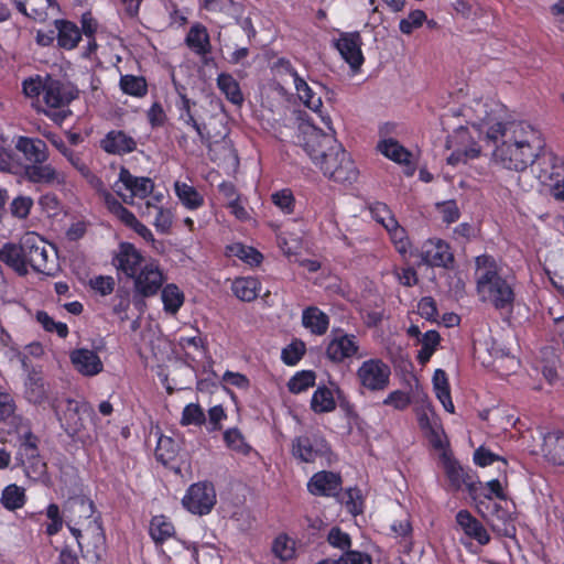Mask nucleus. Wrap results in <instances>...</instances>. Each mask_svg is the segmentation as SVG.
<instances>
[{
	"label": "nucleus",
	"mask_w": 564,
	"mask_h": 564,
	"mask_svg": "<svg viewBox=\"0 0 564 564\" xmlns=\"http://www.w3.org/2000/svg\"><path fill=\"white\" fill-rule=\"evenodd\" d=\"M378 150L391 161L399 164H409L412 156L402 144L394 139H383L378 143Z\"/></svg>",
	"instance_id": "79ce46f5"
},
{
	"label": "nucleus",
	"mask_w": 564,
	"mask_h": 564,
	"mask_svg": "<svg viewBox=\"0 0 564 564\" xmlns=\"http://www.w3.org/2000/svg\"><path fill=\"white\" fill-rule=\"evenodd\" d=\"M50 141L93 188L100 189L104 186L101 178L91 171L79 152L70 149L58 135H53Z\"/></svg>",
	"instance_id": "2eb2a0df"
},
{
	"label": "nucleus",
	"mask_w": 564,
	"mask_h": 564,
	"mask_svg": "<svg viewBox=\"0 0 564 564\" xmlns=\"http://www.w3.org/2000/svg\"><path fill=\"white\" fill-rule=\"evenodd\" d=\"M224 440L228 447L241 454H248L250 446L245 442V437L238 429H229L224 434Z\"/></svg>",
	"instance_id": "338daca9"
},
{
	"label": "nucleus",
	"mask_w": 564,
	"mask_h": 564,
	"mask_svg": "<svg viewBox=\"0 0 564 564\" xmlns=\"http://www.w3.org/2000/svg\"><path fill=\"white\" fill-rule=\"evenodd\" d=\"M261 290V282L254 276H238L231 283L234 295L242 302L254 301Z\"/></svg>",
	"instance_id": "c756f323"
},
{
	"label": "nucleus",
	"mask_w": 564,
	"mask_h": 564,
	"mask_svg": "<svg viewBox=\"0 0 564 564\" xmlns=\"http://www.w3.org/2000/svg\"><path fill=\"white\" fill-rule=\"evenodd\" d=\"M292 453L301 462L313 463L321 455L322 449L308 436H299L292 443Z\"/></svg>",
	"instance_id": "e433bc0d"
},
{
	"label": "nucleus",
	"mask_w": 564,
	"mask_h": 564,
	"mask_svg": "<svg viewBox=\"0 0 564 564\" xmlns=\"http://www.w3.org/2000/svg\"><path fill=\"white\" fill-rule=\"evenodd\" d=\"M48 243L36 232L24 234L19 243L7 242L0 249V261L20 276L29 270L50 275L54 269V260L50 259Z\"/></svg>",
	"instance_id": "20e7f679"
},
{
	"label": "nucleus",
	"mask_w": 564,
	"mask_h": 564,
	"mask_svg": "<svg viewBox=\"0 0 564 564\" xmlns=\"http://www.w3.org/2000/svg\"><path fill=\"white\" fill-rule=\"evenodd\" d=\"M186 46L196 55L206 56L212 52L210 36L207 28L196 22L194 23L185 37Z\"/></svg>",
	"instance_id": "a878e982"
},
{
	"label": "nucleus",
	"mask_w": 564,
	"mask_h": 564,
	"mask_svg": "<svg viewBox=\"0 0 564 564\" xmlns=\"http://www.w3.org/2000/svg\"><path fill=\"white\" fill-rule=\"evenodd\" d=\"M26 501L25 490L14 484L7 486L2 490L1 503L10 511H14L24 506Z\"/></svg>",
	"instance_id": "49530a36"
},
{
	"label": "nucleus",
	"mask_w": 564,
	"mask_h": 564,
	"mask_svg": "<svg viewBox=\"0 0 564 564\" xmlns=\"http://www.w3.org/2000/svg\"><path fill=\"white\" fill-rule=\"evenodd\" d=\"M436 208L442 217L443 223L447 225L457 221L460 217L458 205L453 199L438 203Z\"/></svg>",
	"instance_id": "774afa93"
},
{
	"label": "nucleus",
	"mask_w": 564,
	"mask_h": 564,
	"mask_svg": "<svg viewBox=\"0 0 564 564\" xmlns=\"http://www.w3.org/2000/svg\"><path fill=\"white\" fill-rule=\"evenodd\" d=\"M360 384L369 391H382L389 386L390 367L380 359L365 361L357 371Z\"/></svg>",
	"instance_id": "ddd939ff"
},
{
	"label": "nucleus",
	"mask_w": 564,
	"mask_h": 564,
	"mask_svg": "<svg viewBox=\"0 0 564 564\" xmlns=\"http://www.w3.org/2000/svg\"><path fill=\"white\" fill-rule=\"evenodd\" d=\"M447 149L452 150L447 158V163L451 165L466 163L469 160L477 159L481 153L480 145L470 138L468 128L463 124L455 128L454 133L448 135Z\"/></svg>",
	"instance_id": "1a4fd4ad"
},
{
	"label": "nucleus",
	"mask_w": 564,
	"mask_h": 564,
	"mask_svg": "<svg viewBox=\"0 0 564 564\" xmlns=\"http://www.w3.org/2000/svg\"><path fill=\"white\" fill-rule=\"evenodd\" d=\"M476 293L481 303L499 312H511L516 302L517 276L511 268L494 256L475 258Z\"/></svg>",
	"instance_id": "f03ea898"
},
{
	"label": "nucleus",
	"mask_w": 564,
	"mask_h": 564,
	"mask_svg": "<svg viewBox=\"0 0 564 564\" xmlns=\"http://www.w3.org/2000/svg\"><path fill=\"white\" fill-rule=\"evenodd\" d=\"M15 148L23 154L28 164L45 163L48 161L47 144L39 138L21 135L17 140Z\"/></svg>",
	"instance_id": "aec40b11"
},
{
	"label": "nucleus",
	"mask_w": 564,
	"mask_h": 564,
	"mask_svg": "<svg viewBox=\"0 0 564 564\" xmlns=\"http://www.w3.org/2000/svg\"><path fill=\"white\" fill-rule=\"evenodd\" d=\"M94 409L88 403H78L68 401V408L65 412V431L70 436L80 437L85 430L86 419H91Z\"/></svg>",
	"instance_id": "6ab92c4d"
},
{
	"label": "nucleus",
	"mask_w": 564,
	"mask_h": 564,
	"mask_svg": "<svg viewBox=\"0 0 564 564\" xmlns=\"http://www.w3.org/2000/svg\"><path fill=\"white\" fill-rule=\"evenodd\" d=\"M23 175L25 180L32 184L46 186H64L66 184L65 173L57 171L47 162L25 164Z\"/></svg>",
	"instance_id": "f3484780"
},
{
	"label": "nucleus",
	"mask_w": 564,
	"mask_h": 564,
	"mask_svg": "<svg viewBox=\"0 0 564 564\" xmlns=\"http://www.w3.org/2000/svg\"><path fill=\"white\" fill-rule=\"evenodd\" d=\"M150 534L156 543H161L174 534V527L165 517L156 516L151 520Z\"/></svg>",
	"instance_id": "603ef678"
},
{
	"label": "nucleus",
	"mask_w": 564,
	"mask_h": 564,
	"mask_svg": "<svg viewBox=\"0 0 564 564\" xmlns=\"http://www.w3.org/2000/svg\"><path fill=\"white\" fill-rule=\"evenodd\" d=\"M302 324L315 335H324L329 326V317L317 306H308L302 313Z\"/></svg>",
	"instance_id": "473e14b6"
},
{
	"label": "nucleus",
	"mask_w": 564,
	"mask_h": 564,
	"mask_svg": "<svg viewBox=\"0 0 564 564\" xmlns=\"http://www.w3.org/2000/svg\"><path fill=\"white\" fill-rule=\"evenodd\" d=\"M445 473L452 484V486L456 489H459L463 485L467 487V484H474L475 481L470 480V477L464 471L462 466L452 459L445 460Z\"/></svg>",
	"instance_id": "5fc2aeb1"
},
{
	"label": "nucleus",
	"mask_w": 564,
	"mask_h": 564,
	"mask_svg": "<svg viewBox=\"0 0 564 564\" xmlns=\"http://www.w3.org/2000/svg\"><path fill=\"white\" fill-rule=\"evenodd\" d=\"M531 167L540 183L549 187L551 197L555 202L564 203V156L545 144Z\"/></svg>",
	"instance_id": "39448f33"
},
{
	"label": "nucleus",
	"mask_w": 564,
	"mask_h": 564,
	"mask_svg": "<svg viewBox=\"0 0 564 564\" xmlns=\"http://www.w3.org/2000/svg\"><path fill=\"white\" fill-rule=\"evenodd\" d=\"M457 523L464 529L465 533L480 544H487L490 536L482 524L475 519L467 510H460L456 516Z\"/></svg>",
	"instance_id": "72a5a7b5"
},
{
	"label": "nucleus",
	"mask_w": 564,
	"mask_h": 564,
	"mask_svg": "<svg viewBox=\"0 0 564 564\" xmlns=\"http://www.w3.org/2000/svg\"><path fill=\"white\" fill-rule=\"evenodd\" d=\"M145 207L147 209L151 207L156 209V216L153 221V226L155 227L156 231L163 235L170 234L173 225L172 210L162 206L153 205L151 202H147Z\"/></svg>",
	"instance_id": "6e6d98bb"
},
{
	"label": "nucleus",
	"mask_w": 564,
	"mask_h": 564,
	"mask_svg": "<svg viewBox=\"0 0 564 564\" xmlns=\"http://www.w3.org/2000/svg\"><path fill=\"white\" fill-rule=\"evenodd\" d=\"M327 542L343 553L350 550L352 541L348 533L341 531L340 528L334 527L329 530L327 534Z\"/></svg>",
	"instance_id": "0e129e2a"
},
{
	"label": "nucleus",
	"mask_w": 564,
	"mask_h": 564,
	"mask_svg": "<svg viewBox=\"0 0 564 564\" xmlns=\"http://www.w3.org/2000/svg\"><path fill=\"white\" fill-rule=\"evenodd\" d=\"M183 506L195 514H207L216 503L215 488L210 482L193 484L182 500Z\"/></svg>",
	"instance_id": "f8f14e48"
},
{
	"label": "nucleus",
	"mask_w": 564,
	"mask_h": 564,
	"mask_svg": "<svg viewBox=\"0 0 564 564\" xmlns=\"http://www.w3.org/2000/svg\"><path fill=\"white\" fill-rule=\"evenodd\" d=\"M180 452V444L172 437L162 435L155 448V457L159 462L167 465L172 462Z\"/></svg>",
	"instance_id": "8fccbe9b"
},
{
	"label": "nucleus",
	"mask_w": 564,
	"mask_h": 564,
	"mask_svg": "<svg viewBox=\"0 0 564 564\" xmlns=\"http://www.w3.org/2000/svg\"><path fill=\"white\" fill-rule=\"evenodd\" d=\"M196 106V101L189 99L186 95L180 96V102L177 104L178 120L184 124L193 128L197 133L202 142L209 141V133L205 122H198L196 119L193 107Z\"/></svg>",
	"instance_id": "b1692460"
},
{
	"label": "nucleus",
	"mask_w": 564,
	"mask_h": 564,
	"mask_svg": "<svg viewBox=\"0 0 564 564\" xmlns=\"http://www.w3.org/2000/svg\"><path fill=\"white\" fill-rule=\"evenodd\" d=\"M272 552L281 561L292 560L295 555V542L286 534H280L272 543Z\"/></svg>",
	"instance_id": "864d4df0"
},
{
	"label": "nucleus",
	"mask_w": 564,
	"mask_h": 564,
	"mask_svg": "<svg viewBox=\"0 0 564 564\" xmlns=\"http://www.w3.org/2000/svg\"><path fill=\"white\" fill-rule=\"evenodd\" d=\"M315 384V373L311 370L297 372L289 382L288 388L292 393H301Z\"/></svg>",
	"instance_id": "bf43d9fd"
},
{
	"label": "nucleus",
	"mask_w": 564,
	"mask_h": 564,
	"mask_svg": "<svg viewBox=\"0 0 564 564\" xmlns=\"http://www.w3.org/2000/svg\"><path fill=\"white\" fill-rule=\"evenodd\" d=\"M161 299L164 312L175 315L183 306L185 295L176 284L167 283L161 288Z\"/></svg>",
	"instance_id": "4c0bfd02"
},
{
	"label": "nucleus",
	"mask_w": 564,
	"mask_h": 564,
	"mask_svg": "<svg viewBox=\"0 0 564 564\" xmlns=\"http://www.w3.org/2000/svg\"><path fill=\"white\" fill-rule=\"evenodd\" d=\"M14 3L19 12L39 22L47 19L50 9H58L55 0H14Z\"/></svg>",
	"instance_id": "bb28decb"
},
{
	"label": "nucleus",
	"mask_w": 564,
	"mask_h": 564,
	"mask_svg": "<svg viewBox=\"0 0 564 564\" xmlns=\"http://www.w3.org/2000/svg\"><path fill=\"white\" fill-rule=\"evenodd\" d=\"M226 253L229 257H236L250 267H258L263 261V254L251 246L236 242L226 247Z\"/></svg>",
	"instance_id": "ea45409f"
},
{
	"label": "nucleus",
	"mask_w": 564,
	"mask_h": 564,
	"mask_svg": "<svg viewBox=\"0 0 564 564\" xmlns=\"http://www.w3.org/2000/svg\"><path fill=\"white\" fill-rule=\"evenodd\" d=\"M453 116L464 117L466 124L479 135L485 133L496 145L495 161L510 171H525L546 143L542 131L528 121H497L482 99L474 100L473 106H462Z\"/></svg>",
	"instance_id": "f257e3e1"
},
{
	"label": "nucleus",
	"mask_w": 564,
	"mask_h": 564,
	"mask_svg": "<svg viewBox=\"0 0 564 564\" xmlns=\"http://www.w3.org/2000/svg\"><path fill=\"white\" fill-rule=\"evenodd\" d=\"M74 368L83 376H95L102 371L98 355H70Z\"/></svg>",
	"instance_id": "a18cd8bd"
},
{
	"label": "nucleus",
	"mask_w": 564,
	"mask_h": 564,
	"mask_svg": "<svg viewBox=\"0 0 564 564\" xmlns=\"http://www.w3.org/2000/svg\"><path fill=\"white\" fill-rule=\"evenodd\" d=\"M102 200L107 210L126 227L130 228L135 221V215L124 207L110 192H104Z\"/></svg>",
	"instance_id": "58836bf2"
},
{
	"label": "nucleus",
	"mask_w": 564,
	"mask_h": 564,
	"mask_svg": "<svg viewBox=\"0 0 564 564\" xmlns=\"http://www.w3.org/2000/svg\"><path fill=\"white\" fill-rule=\"evenodd\" d=\"M426 21V13L423 10H412L409 15L401 19L399 22V30L405 35L412 34V32L421 28Z\"/></svg>",
	"instance_id": "13d9d810"
},
{
	"label": "nucleus",
	"mask_w": 564,
	"mask_h": 564,
	"mask_svg": "<svg viewBox=\"0 0 564 564\" xmlns=\"http://www.w3.org/2000/svg\"><path fill=\"white\" fill-rule=\"evenodd\" d=\"M131 280L133 281L132 303L137 308H141L145 299L159 293L166 278L159 262L150 259Z\"/></svg>",
	"instance_id": "0eeeda50"
},
{
	"label": "nucleus",
	"mask_w": 564,
	"mask_h": 564,
	"mask_svg": "<svg viewBox=\"0 0 564 564\" xmlns=\"http://www.w3.org/2000/svg\"><path fill=\"white\" fill-rule=\"evenodd\" d=\"M340 487V476L326 470L314 474L307 482V489L314 496H335Z\"/></svg>",
	"instance_id": "412c9836"
},
{
	"label": "nucleus",
	"mask_w": 564,
	"mask_h": 564,
	"mask_svg": "<svg viewBox=\"0 0 564 564\" xmlns=\"http://www.w3.org/2000/svg\"><path fill=\"white\" fill-rule=\"evenodd\" d=\"M22 88L25 96L30 98H36L40 95L43 97L46 90V76L41 77L40 75H36L35 77L24 79Z\"/></svg>",
	"instance_id": "69168bd1"
},
{
	"label": "nucleus",
	"mask_w": 564,
	"mask_h": 564,
	"mask_svg": "<svg viewBox=\"0 0 564 564\" xmlns=\"http://www.w3.org/2000/svg\"><path fill=\"white\" fill-rule=\"evenodd\" d=\"M272 203L284 214L291 215L295 210V197L290 188H282L271 195Z\"/></svg>",
	"instance_id": "4d7b16f0"
},
{
	"label": "nucleus",
	"mask_w": 564,
	"mask_h": 564,
	"mask_svg": "<svg viewBox=\"0 0 564 564\" xmlns=\"http://www.w3.org/2000/svg\"><path fill=\"white\" fill-rule=\"evenodd\" d=\"M467 489L474 500H478L481 498L491 500L492 497H496L501 500L506 499L503 487L498 479H491L486 484H482L481 481L467 484Z\"/></svg>",
	"instance_id": "f704fd0d"
},
{
	"label": "nucleus",
	"mask_w": 564,
	"mask_h": 564,
	"mask_svg": "<svg viewBox=\"0 0 564 564\" xmlns=\"http://www.w3.org/2000/svg\"><path fill=\"white\" fill-rule=\"evenodd\" d=\"M24 468L26 476L33 480H42L46 476L47 466L40 455L34 456L33 459L20 462Z\"/></svg>",
	"instance_id": "052dcab7"
},
{
	"label": "nucleus",
	"mask_w": 564,
	"mask_h": 564,
	"mask_svg": "<svg viewBox=\"0 0 564 564\" xmlns=\"http://www.w3.org/2000/svg\"><path fill=\"white\" fill-rule=\"evenodd\" d=\"M36 318L46 332H55L61 338H65L68 335L67 325L62 322H55L46 312H37Z\"/></svg>",
	"instance_id": "e2e57ef3"
},
{
	"label": "nucleus",
	"mask_w": 564,
	"mask_h": 564,
	"mask_svg": "<svg viewBox=\"0 0 564 564\" xmlns=\"http://www.w3.org/2000/svg\"><path fill=\"white\" fill-rule=\"evenodd\" d=\"M484 367H494V370L501 373L508 375L509 371L513 370L518 360L514 355H486V359L481 360Z\"/></svg>",
	"instance_id": "3c124183"
},
{
	"label": "nucleus",
	"mask_w": 564,
	"mask_h": 564,
	"mask_svg": "<svg viewBox=\"0 0 564 564\" xmlns=\"http://www.w3.org/2000/svg\"><path fill=\"white\" fill-rule=\"evenodd\" d=\"M543 452L545 456L557 465H564V434L549 433L544 437Z\"/></svg>",
	"instance_id": "a19ab883"
},
{
	"label": "nucleus",
	"mask_w": 564,
	"mask_h": 564,
	"mask_svg": "<svg viewBox=\"0 0 564 564\" xmlns=\"http://www.w3.org/2000/svg\"><path fill=\"white\" fill-rule=\"evenodd\" d=\"M65 511L67 513L66 524L77 540L80 551H84L83 542L80 541L83 530L91 521H100V516L96 512L94 502L84 496L69 498L65 505Z\"/></svg>",
	"instance_id": "6e6552de"
},
{
	"label": "nucleus",
	"mask_w": 564,
	"mask_h": 564,
	"mask_svg": "<svg viewBox=\"0 0 564 564\" xmlns=\"http://www.w3.org/2000/svg\"><path fill=\"white\" fill-rule=\"evenodd\" d=\"M421 258L430 267L452 269L455 263L451 245L438 238L429 239L423 243Z\"/></svg>",
	"instance_id": "4468645a"
},
{
	"label": "nucleus",
	"mask_w": 564,
	"mask_h": 564,
	"mask_svg": "<svg viewBox=\"0 0 564 564\" xmlns=\"http://www.w3.org/2000/svg\"><path fill=\"white\" fill-rule=\"evenodd\" d=\"M19 447L17 451L15 459L20 463L26 459H33L34 456L40 455L39 452V438L32 433L29 425L24 423L19 427Z\"/></svg>",
	"instance_id": "7c9ffc66"
},
{
	"label": "nucleus",
	"mask_w": 564,
	"mask_h": 564,
	"mask_svg": "<svg viewBox=\"0 0 564 564\" xmlns=\"http://www.w3.org/2000/svg\"><path fill=\"white\" fill-rule=\"evenodd\" d=\"M217 87L232 105L240 106L243 102V95L239 83L228 73H221L217 77Z\"/></svg>",
	"instance_id": "37998d69"
},
{
	"label": "nucleus",
	"mask_w": 564,
	"mask_h": 564,
	"mask_svg": "<svg viewBox=\"0 0 564 564\" xmlns=\"http://www.w3.org/2000/svg\"><path fill=\"white\" fill-rule=\"evenodd\" d=\"M119 87L123 94L135 98H143L149 90L147 79L143 76L131 74L120 76Z\"/></svg>",
	"instance_id": "c03bdc74"
},
{
	"label": "nucleus",
	"mask_w": 564,
	"mask_h": 564,
	"mask_svg": "<svg viewBox=\"0 0 564 564\" xmlns=\"http://www.w3.org/2000/svg\"><path fill=\"white\" fill-rule=\"evenodd\" d=\"M311 408L315 413L332 412L336 408L332 391L326 387L318 388L312 397Z\"/></svg>",
	"instance_id": "09e8293b"
},
{
	"label": "nucleus",
	"mask_w": 564,
	"mask_h": 564,
	"mask_svg": "<svg viewBox=\"0 0 564 564\" xmlns=\"http://www.w3.org/2000/svg\"><path fill=\"white\" fill-rule=\"evenodd\" d=\"M77 98V90L69 84L46 75V90L43 96V112L53 122L62 124L72 115L70 102Z\"/></svg>",
	"instance_id": "423d86ee"
},
{
	"label": "nucleus",
	"mask_w": 564,
	"mask_h": 564,
	"mask_svg": "<svg viewBox=\"0 0 564 564\" xmlns=\"http://www.w3.org/2000/svg\"><path fill=\"white\" fill-rule=\"evenodd\" d=\"M174 192L181 204L188 210H196L205 204L204 195L185 182L175 181Z\"/></svg>",
	"instance_id": "2f4dec72"
},
{
	"label": "nucleus",
	"mask_w": 564,
	"mask_h": 564,
	"mask_svg": "<svg viewBox=\"0 0 564 564\" xmlns=\"http://www.w3.org/2000/svg\"><path fill=\"white\" fill-rule=\"evenodd\" d=\"M147 262L142 252L128 241L119 243L118 251L112 258V265L119 279L123 276L131 280Z\"/></svg>",
	"instance_id": "9d476101"
},
{
	"label": "nucleus",
	"mask_w": 564,
	"mask_h": 564,
	"mask_svg": "<svg viewBox=\"0 0 564 564\" xmlns=\"http://www.w3.org/2000/svg\"><path fill=\"white\" fill-rule=\"evenodd\" d=\"M33 204L32 197L19 195L10 203V213L15 218L25 219L30 215Z\"/></svg>",
	"instance_id": "680f3d73"
},
{
	"label": "nucleus",
	"mask_w": 564,
	"mask_h": 564,
	"mask_svg": "<svg viewBox=\"0 0 564 564\" xmlns=\"http://www.w3.org/2000/svg\"><path fill=\"white\" fill-rule=\"evenodd\" d=\"M372 213L376 217V220L382 224V226L389 232L391 242L393 243L395 250L401 256H406L411 248V242L406 230L401 227L394 216L391 215L388 206L383 203H377V205L372 208Z\"/></svg>",
	"instance_id": "9b49d317"
},
{
	"label": "nucleus",
	"mask_w": 564,
	"mask_h": 564,
	"mask_svg": "<svg viewBox=\"0 0 564 564\" xmlns=\"http://www.w3.org/2000/svg\"><path fill=\"white\" fill-rule=\"evenodd\" d=\"M333 339L326 352H357L358 345L355 335H348L341 330L333 332Z\"/></svg>",
	"instance_id": "de8ad7c7"
},
{
	"label": "nucleus",
	"mask_w": 564,
	"mask_h": 564,
	"mask_svg": "<svg viewBox=\"0 0 564 564\" xmlns=\"http://www.w3.org/2000/svg\"><path fill=\"white\" fill-rule=\"evenodd\" d=\"M138 143L123 130H110L100 140V148L108 154L123 156L137 150Z\"/></svg>",
	"instance_id": "a211bd4d"
},
{
	"label": "nucleus",
	"mask_w": 564,
	"mask_h": 564,
	"mask_svg": "<svg viewBox=\"0 0 564 564\" xmlns=\"http://www.w3.org/2000/svg\"><path fill=\"white\" fill-rule=\"evenodd\" d=\"M83 531L85 532V539L87 542L86 544L83 543L84 551H82V553L84 556H90L96 560H100L106 543L101 521H91L89 525H86V529Z\"/></svg>",
	"instance_id": "5701e85b"
},
{
	"label": "nucleus",
	"mask_w": 564,
	"mask_h": 564,
	"mask_svg": "<svg viewBox=\"0 0 564 564\" xmlns=\"http://www.w3.org/2000/svg\"><path fill=\"white\" fill-rule=\"evenodd\" d=\"M362 44L359 32H346L340 34L334 46L352 69H359L365 62Z\"/></svg>",
	"instance_id": "dca6fc26"
},
{
	"label": "nucleus",
	"mask_w": 564,
	"mask_h": 564,
	"mask_svg": "<svg viewBox=\"0 0 564 564\" xmlns=\"http://www.w3.org/2000/svg\"><path fill=\"white\" fill-rule=\"evenodd\" d=\"M290 75L293 78V84L300 100L314 112H321L323 108V101L313 89L308 86L306 80L300 76L296 69L292 68Z\"/></svg>",
	"instance_id": "cd10ccee"
},
{
	"label": "nucleus",
	"mask_w": 564,
	"mask_h": 564,
	"mask_svg": "<svg viewBox=\"0 0 564 564\" xmlns=\"http://www.w3.org/2000/svg\"><path fill=\"white\" fill-rule=\"evenodd\" d=\"M303 150L327 178L343 184L357 181L359 171L355 161L334 137L312 133L306 138Z\"/></svg>",
	"instance_id": "7ed1b4c3"
},
{
	"label": "nucleus",
	"mask_w": 564,
	"mask_h": 564,
	"mask_svg": "<svg viewBox=\"0 0 564 564\" xmlns=\"http://www.w3.org/2000/svg\"><path fill=\"white\" fill-rule=\"evenodd\" d=\"M55 26L57 30L56 41L61 48L70 51L78 45L82 32L76 23L68 20H55Z\"/></svg>",
	"instance_id": "c85d7f7f"
},
{
	"label": "nucleus",
	"mask_w": 564,
	"mask_h": 564,
	"mask_svg": "<svg viewBox=\"0 0 564 564\" xmlns=\"http://www.w3.org/2000/svg\"><path fill=\"white\" fill-rule=\"evenodd\" d=\"M24 398L32 404L43 405L50 402V391L40 372L32 370L24 382Z\"/></svg>",
	"instance_id": "393cba45"
},
{
	"label": "nucleus",
	"mask_w": 564,
	"mask_h": 564,
	"mask_svg": "<svg viewBox=\"0 0 564 564\" xmlns=\"http://www.w3.org/2000/svg\"><path fill=\"white\" fill-rule=\"evenodd\" d=\"M15 411L17 404L13 397L0 387V423H8L15 427V432H20L19 427L25 422Z\"/></svg>",
	"instance_id": "c9c22d12"
},
{
	"label": "nucleus",
	"mask_w": 564,
	"mask_h": 564,
	"mask_svg": "<svg viewBox=\"0 0 564 564\" xmlns=\"http://www.w3.org/2000/svg\"><path fill=\"white\" fill-rule=\"evenodd\" d=\"M119 181L126 189L131 192L130 199L123 198L124 203L132 204V197L145 198L154 191V182L150 177H138L130 173L129 170L122 167L119 173Z\"/></svg>",
	"instance_id": "4be33fe9"
}]
</instances>
